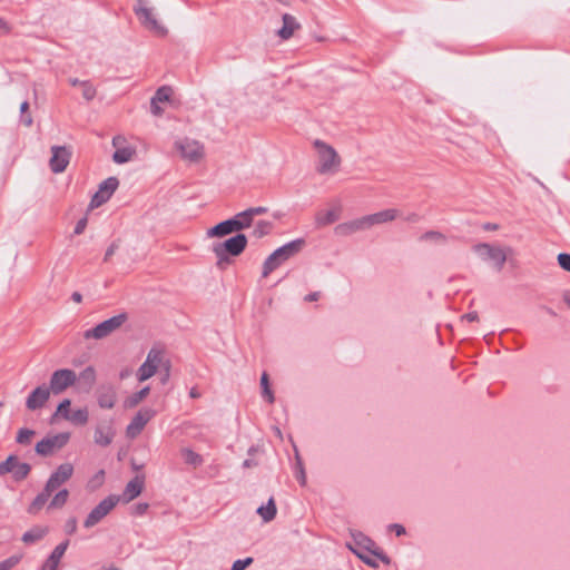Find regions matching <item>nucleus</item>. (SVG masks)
I'll list each match as a JSON object with an SVG mask.
<instances>
[{"label":"nucleus","instance_id":"nucleus-1","mask_svg":"<svg viewBox=\"0 0 570 570\" xmlns=\"http://www.w3.org/2000/svg\"><path fill=\"white\" fill-rule=\"evenodd\" d=\"M304 246V239H294L276 250H274L264 262L262 277H267L273 271L278 268L282 264L291 257L298 254Z\"/></svg>","mask_w":570,"mask_h":570},{"label":"nucleus","instance_id":"nucleus-2","mask_svg":"<svg viewBox=\"0 0 570 570\" xmlns=\"http://www.w3.org/2000/svg\"><path fill=\"white\" fill-rule=\"evenodd\" d=\"M313 146L318 157L317 173L322 175L336 173L341 165V158L336 150L321 139H315Z\"/></svg>","mask_w":570,"mask_h":570},{"label":"nucleus","instance_id":"nucleus-3","mask_svg":"<svg viewBox=\"0 0 570 570\" xmlns=\"http://www.w3.org/2000/svg\"><path fill=\"white\" fill-rule=\"evenodd\" d=\"M247 246V237L244 234H236L235 236L226 239L222 243H216L213 245V252L216 255L218 262L217 264L220 266L224 263H228V256H239Z\"/></svg>","mask_w":570,"mask_h":570},{"label":"nucleus","instance_id":"nucleus-4","mask_svg":"<svg viewBox=\"0 0 570 570\" xmlns=\"http://www.w3.org/2000/svg\"><path fill=\"white\" fill-rule=\"evenodd\" d=\"M250 220L247 218L246 213L243 210L237 213L229 219L218 223L206 232L207 237H224L226 235L237 233L249 228Z\"/></svg>","mask_w":570,"mask_h":570},{"label":"nucleus","instance_id":"nucleus-5","mask_svg":"<svg viewBox=\"0 0 570 570\" xmlns=\"http://www.w3.org/2000/svg\"><path fill=\"white\" fill-rule=\"evenodd\" d=\"M127 318H128V316L126 313H120L118 315H115V316L99 323L95 327L85 331L83 338H86V340H90V338L102 340V338L109 336L110 334H112L118 328H120L125 324Z\"/></svg>","mask_w":570,"mask_h":570},{"label":"nucleus","instance_id":"nucleus-6","mask_svg":"<svg viewBox=\"0 0 570 570\" xmlns=\"http://www.w3.org/2000/svg\"><path fill=\"white\" fill-rule=\"evenodd\" d=\"M134 11L144 28L159 37L167 35V29L158 22L153 10L147 7V0H136Z\"/></svg>","mask_w":570,"mask_h":570},{"label":"nucleus","instance_id":"nucleus-7","mask_svg":"<svg viewBox=\"0 0 570 570\" xmlns=\"http://www.w3.org/2000/svg\"><path fill=\"white\" fill-rule=\"evenodd\" d=\"M76 383L77 374L75 371L70 368H60L56 370L51 374L48 389L55 395H59Z\"/></svg>","mask_w":570,"mask_h":570},{"label":"nucleus","instance_id":"nucleus-8","mask_svg":"<svg viewBox=\"0 0 570 570\" xmlns=\"http://www.w3.org/2000/svg\"><path fill=\"white\" fill-rule=\"evenodd\" d=\"M70 433L61 432L47 436L36 444V452L41 456L51 455L55 451L62 449L69 441Z\"/></svg>","mask_w":570,"mask_h":570},{"label":"nucleus","instance_id":"nucleus-9","mask_svg":"<svg viewBox=\"0 0 570 570\" xmlns=\"http://www.w3.org/2000/svg\"><path fill=\"white\" fill-rule=\"evenodd\" d=\"M119 502L117 495H109L96 505L87 515L83 525L85 528H92L99 523Z\"/></svg>","mask_w":570,"mask_h":570},{"label":"nucleus","instance_id":"nucleus-10","mask_svg":"<svg viewBox=\"0 0 570 570\" xmlns=\"http://www.w3.org/2000/svg\"><path fill=\"white\" fill-rule=\"evenodd\" d=\"M175 147L180 153V156L190 163L199 161L205 155L204 145L195 139L184 138L177 140Z\"/></svg>","mask_w":570,"mask_h":570},{"label":"nucleus","instance_id":"nucleus-11","mask_svg":"<svg viewBox=\"0 0 570 570\" xmlns=\"http://www.w3.org/2000/svg\"><path fill=\"white\" fill-rule=\"evenodd\" d=\"M156 415V411L150 407L140 409L127 425L126 434L130 439L138 436L146 424Z\"/></svg>","mask_w":570,"mask_h":570},{"label":"nucleus","instance_id":"nucleus-12","mask_svg":"<svg viewBox=\"0 0 570 570\" xmlns=\"http://www.w3.org/2000/svg\"><path fill=\"white\" fill-rule=\"evenodd\" d=\"M119 180L116 177H108L100 183L98 190L90 200V208H96L105 204L118 188Z\"/></svg>","mask_w":570,"mask_h":570},{"label":"nucleus","instance_id":"nucleus-13","mask_svg":"<svg viewBox=\"0 0 570 570\" xmlns=\"http://www.w3.org/2000/svg\"><path fill=\"white\" fill-rule=\"evenodd\" d=\"M73 474L71 463L60 464L49 476L45 488L52 494L60 485L66 483Z\"/></svg>","mask_w":570,"mask_h":570},{"label":"nucleus","instance_id":"nucleus-14","mask_svg":"<svg viewBox=\"0 0 570 570\" xmlns=\"http://www.w3.org/2000/svg\"><path fill=\"white\" fill-rule=\"evenodd\" d=\"M51 153L50 169L56 174L62 173L70 161L71 153L65 146H52Z\"/></svg>","mask_w":570,"mask_h":570},{"label":"nucleus","instance_id":"nucleus-15","mask_svg":"<svg viewBox=\"0 0 570 570\" xmlns=\"http://www.w3.org/2000/svg\"><path fill=\"white\" fill-rule=\"evenodd\" d=\"M50 390L46 384L37 386L27 397L26 406L30 411L41 409L50 397Z\"/></svg>","mask_w":570,"mask_h":570},{"label":"nucleus","instance_id":"nucleus-16","mask_svg":"<svg viewBox=\"0 0 570 570\" xmlns=\"http://www.w3.org/2000/svg\"><path fill=\"white\" fill-rule=\"evenodd\" d=\"M368 228H370V225H368L367 218H366V216H363L361 218L337 225L335 227V232L338 235L348 236L356 232L368 229Z\"/></svg>","mask_w":570,"mask_h":570},{"label":"nucleus","instance_id":"nucleus-17","mask_svg":"<svg viewBox=\"0 0 570 570\" xmlns=\"http://www.w3.org/2000/svg\"><path fill=\"white\" fill-rule=\"evenodd\" d=\"M97 401L101 409H112L117 402V394L111 385L100 386L97 391Z\"/></svg>","mask_w":570,"mask_h":570},{"label":"nucleus","instance_id":"nucleus-18","mask_svg":"<svg viewBox=\"0 0 570 570\" xmlns=\"http://www.w3.org/2000/svg\"><path fill=\"white\" fill-rule=\"evenodd\" d=\"M472 249L481 261L499 264V248L487 243H480L474 245Z\"/></svg>","mask_w":570,"mask_h":570},{"label":"nucleus","instance_id":"nucleus-19","mask_svg":"<svg viewBox=\"0 0 570 570\" xmlns=\"http://www.w3.org/2000/svg\"><path fill=\"white\" fill-rule=\"evenodd\" d=\"M283 26L277 31V35L283 40H288L293 37L294 32L301 28L296 18L289 13H284L282 17Z\"/></svg>","mask_w":570,"mask_h":570},{"label":"nucleus","instance_id":"nucleus-20","mask_svg":"<svg viewBox=\"0 0 570 570\" xmlns=\"http://www.w3.org/2000/svg\"><path fill=\"white\" fill-rule=\"evenodd\" d=\"M115 436V430L111 424L99 425L95 429V443L101 446H108Z\"/></svg>","mask_w":570,"mask_h":570},{"label":"nucleus","instance_id":"nucleus-21","mask_svg":"<svg viewBox=\"0 0 570 570\" xmlns=\"http://www.w3.org/2000/svg\"><path fill=\"white\" fill-rule=\"evenodd\" d=\"M399 217V210L390 208L371 215H366L370 228L374 225L384 224Z\"/></svg>","mask_w":570,"mask_h":570},{"label":"nucleus","instance_id":"nucleus-22","mask_svg":"<svg viewBox=\"0 0 570 570\" xmlns=\"http://www.w3.org/2000/svg\"><path fill=\"white\" fill-rule=\"evenodd\" d=\"M79 387L83 392H90L96 383V371L92 366H87L77 376Z\"/></svg>","mask_w":570,"mask_h":570},{"label":"nucleus","instance_id":"nucleus-23","mask_svg":"<svg viewBox=\"0 0 570 570\" xmlns=\"http://www.w3.org/2000/svg\"><path fill=\"white\" fill-rule=\"evenodd\" d=\"M144 488V476H135L132 480H130L122 493L124 499L129 502L134 499H136L142 491Z\"/></svg>","mask_w":570,"mask_h":570},{"label":"nucleus","instance_id":"nucleus-24","mask_svg":"<svg viewBox=\"0 0 570 570\" xmlns=\"http://www.w3.org/2000/svg\"><path fill=\"white\" fill-rule=\"evenodd\" d=\"M507 265L510 271H514L518 265V253L510 246L501 247V267Z\"/></svg>","mask_w":570,"mask_h":570},{"label":"nucleus","instance_id":"nucleus-25","mask_svg":"<svg viewBox=\"0 0 570 570\" xmlns=\"http://www.w3.org/2000/svg\"><path fill=\"white\" fill-rule=\"evenodd\" d=\"M360 540L356 541L358 546H362L364 549H366L368 552H371L373 556L377 557L383 563L390 564V558L379 548L372 549L375 543L367 537L360 535Z\"/></svg>","mask_w":570,"mask_h":570},{"label":"nucleus","instance_id":"nucleus-26","mask_svg":"<svg viewBox=\"0 0 570 570\" xmlns=\"http://www.w3.org/2000/svg\"><path fill=\"white\" fill-rule=\"evenodd\" d=\"M47 533H48L47 527L35 525L30 530H28L27 532L23 533L21 540L26 544H31V543H35V542L43 539Z\"/></svg>","mask_w":570,"mask_h":570},{"label":"nucleus","instance_id":"nucleus-27","mask_svg":"<svg viewBox=\"0 0 570 570\" xmlns=\"http://www.w3.org/2000/svg\"><path fill=\"white\" fill-rule=\"evenodd\" d=\"M51 493L43 488V490L33 499V501L28 507L27 511L29 514H37L47 503Z\"/></svg>","mask_w":570,"mask_h":570},{"label":"nucleus","instance_id":"nucleus-28","mask_svg":"<svg viewBox=\"0 0 570 570\" xmlns=\"http://www.w3.org/2000/svg\"><path fill=\"white\" fill-rule=\"evenodd\" d=\"M276 504L273 498H271L266 505H261L257 509V513L261 515L264 522H269L276 517Z\"/></svg>","mask_w":570,"mask_h":570},{"label":"nucleus","instance_id":"nucleus-29","mask_svg":"<svg viewBox=\"0 0 570 570\" xmlns=\"http://www.w3.org/2000/svg\"><path fill=\"white\" fill-rule=\"evenodd\" d=\"M181 456L185 463L197 468L203 464V458L189 448L181 449Z\"/></svg>","mask_w":570,"mask_h":570},{"label":"nucleus","instance_id":"nucleus-30","mask_svg":"<svg viewBox=\"0 0 570 570\" xmlns=\"http://www.w3.org/2000/svg\"><path fill=\"white\" fill-rule=\"evenodd\" d=\"M88 410L83 407L70 412V414L67 417V421L76 425H85L88 422Z\"/></svg>","mask_w":570,"mask_h":570},{"label":"nucleus","instance_id":"nucleus-31","mask_svg":"<svg viewBox=\"0 0 570 570\" xmlns=\"http://www.w3.org/2000/svg\"><path fill=\"white\" fill-rule=\"evenodd\" d=\"M31 466L26 462H20L18 458L16 459L14 468L12 470V474L16 481H21L28 476L30 473Z\"/></svg>","mask_w":570,"mask_h":570},{"label":"nucleus","instance_id":"nucleus-32","mask_svg":"<svg viewBox=\"0 0 570 570\" xmlns=\"http://www.w3.org/2000/svg\"><path fill=\"white\" fill-rule=\"evenodd\" d=\"M273 224L268 220H258L253 228L252 235L255 238H262L271 233Z\"/></svg>","mask_w":570,"mask_h":570},{"label":"nucleus","instance_id":"nucleus-33","mask_svg":"<svg viewBox=\"0 0 570 570\" xmlns=\"http://www.w3.org/2000/svg\"><path fill=\"white\" fill-rule=\"evenodd\" d=\"M134 154L135 150L130 147L118 148L112 155V160L117 164H125L132 158Z\"/></svg>","mask_w":570,"mask_h":570},{"label":"nucleus","instance_id":"nucleus-34","mask_svg":"<svg viewBox=\"0 0 570 570\" xmlns=\"http://www.w3.org/2000/svg\"><path fill=\"white\" fill-rule=\"evenodd\" d=\"M68 497H69V491L67 489H62V490L58 491L55 494V497L52 498V500L50 501L48 509L62 508L66 504Z\"/></svg>","mask_w":570,"mask_h":570},{"label":"nucleus","instance_id":"nucleus-35","mask_svg":"<svg viewBox=\"0 0 570 570\" xmlns=\"http://www.w3.org/2000/svg\"><path fill=\"white\" fill-rule=\"evenodd\" d=\"M338 219V214L331 209L325 213H320L316 215V223L320 226H326L335 223Z\"/></svg>","mask_w":570,"mask_h":570},{"label":"nucleus","instance_id":"nucleus-36","mask_svg":"<svg viewBox=\"0 0 570 570\" xmlns=\"http://www.w3.org/2000/svg\"><path fill=\"white\" fill-rule=\"evenodd\" d=\"M149 391H150L149 386H145L140 391L131 394L126 400V406L134 407V406L138 405L144 399L147 397V395L149 394Z\"/></svg>","mask_w":570,"mask_h":570},{"label":"nucleus","instance_id":"nucleus-37","mask_svg":"<svg viewBox=\"0 0 570 570\" xmlns=\"http://www.w3.org/2000/svg\"><path fill=\"white\" fill-rule=\"evenodd\" d=\"M36 431L31 429H20L17 433L16 442L21 445H29L32 441V438L35 436Z\"/></svg>","mask_w":570,"mask_h":570},{"label":"nucleus","instance_id":"nucleus-38","mask_svg":"<svg viewBox=\"0 0 570 570\" xmlns=\"http://www.w3.org/2000/svg\"><path fill=\"white\" fill-rule=\"evenodd\" d=\"M161 361H163V352L160 350H157V348H151L148 352L145 362L150 364V366L155 367V370L157 371V368L160 365Z\"/></svg>","mask_w":570,"mask_h":570},{"label":"nucleus","instance_id":"nucleus-39","mask_svg":"<svg viewBox=\"0 0 570 570\" xmlns=\"http://www.w3.org/2000/svg\"><path fill=\"white\" fill-rule=\"evenodd\" d=\"M421 240H431L439 244L446 243L448 238L444 234L436 232V230H429L421 235Z\"/></svg>","mask_w":570,"mask_h":570},{"label":"nucleus","instance_id":"nucleus-40","mask_svg":"<svg viewBox=\"0 0 570 570\" xmlns=\"http://www.w3.org/2000/svg\"><path fill=\"white\" fill-rule=\"evenodd\" d=\"M156 373L155 367L150 366L147 362H144L137 372V379L139 382H144L150 379Z\"/></svg>","mask_w":570,"mask_h":570},{"label":"nucleus","instance_id":"nucleus-41","mask_svg":"<svg viewBox=\"0 0 570 570\" xmlns=\"http://www.w3.org/2000/svg\"><path fill=\"white\" fill-rule=\"evenodd\" d=\"M261 386L263 396L267 399L268 403H273L275 401V397L269 387L268 375L265 372L262 374L261 377Z\"/></svg>","mask_w":570,"mask_h":570},{"label":"nucleus","instance_id":"nucleus-42","mask_svg":"<svg viewBox=\"0 0 570 570\" xmlns=\"http://www.w3.org/2000/svg\"><path fill=\"white\" fill-rule=\"evenodd\" d=\"M171 95V88L168 86H163L157 89L154 97L151 98L155 102H165L168 101Z\"/></svg>","mask_w":570,"mask_h":570},{"label":"nucleus","instance_id":"nucleus-43","mask_svg":"<svg viewBox=\"0 0 570 570\" xmlns=\"http://www.w3.org/2000/svg\"><path fill=\"white\" fill-rule=\"evenodd\" d=\"M295 476H296V479L298 480V482L302 485H305V483H306V474H305V470H304V466H303L302 459H301V456L298 455L297 452H296Z\"/></svg>","mask_w":570,"mask_h":570},{"label":"nucleus","instance_id":"nucleus-44","mask_svg":"<svg viewBox=\"0 0 570 570\" xmlns=\"http://www.w3.org/2000/svg\"><path fill=\"white\" fill-rule=\"evenodd\" d=\"M16 459H17V456L9 455L6 461L0 463V475H4L7 473L12 472V470L14 468Z\"/></svg>","mask_w":570,"mask_h":570},{"label":"nucleus","instance_id":"nucleus-45","mask_svg":"<svg viewBox=\"0 0 570 570\" xmlns=\"http://www.w3.org/2000/svg\"><path fill=\"white\" fill-rule=\"evenodd\" d=\"M82 96L86 100L90 101L96 96V88L87 80L81 81Z\"/></svg>","mask_w":570,"mask_h":570},{"label":"nucleus","instance_id":"nucleus-46","mask_svg":"<svg viewBox=\"0 0 570 570\" xmlns=\"http://www.w3.org/2000/svg\"><path fill=\"white\" fill-rule=\"evenodd\" d=\"M21 560V556H11L8 559L0 562V570H11Z\"/></svg>","mask_w":570,"mask_h":570},{"label":"nucleus","instance_id":"nucleus-47","mask_svg":"<svg viewBox=\"0 0 570 570\" xmlns=\"http://www.w3.org/2000/svg\"><path fill=\"white\" fill-rule=\"evenodd\" d=\"M70 400L69 399H65L62 402H60V404L58 405L57 407V411L55 413V415H60L62 416L65 420H67L68 415L70 414Z\"/></svg>","mask_w":570,"mask_h":570},{"label":"nucleus","instance_id":"nucleus-48","mask_svg":"<svg viewBox=\"0 0 570 570\" xmlns=\"http://www.w3.org/2000/svg\"><path fill=\"white\" fill-rule=\"evenodd\" d=\"M267 207L257 206V207H250L245 209L247 218L250 220V224L253 225V219L255 216L263 215L267 213Z\"/></svg>","mask_w":570,"mask_h":570},{"label":"nucleus","instance_id":"nucleus-49","mask_svg":"<svg viewBox=\"0 0 570 570\" xmlns=\"http://www.w3.org/2000/svg\"><path fill=\"white\" fill-rule=\"evenodd\" d=\"M68 546H69V541H68V540H66V541H63V542L59 543V544L53 549V551L50 553V556H51V557H53L55 559H59V560H61V559H62V557H63V554H65V552H66V550H67V548H68Z\"/></svg>","mask_w":570,"mask_h":570},{"label":"nucleus","instance_id":"nucleus-50","mask_svg":"<svg viewBox=\"0 0 570 570\" xmlns=\"http://www.w3.org/2000/svg\"><path fill=\"white\" fill-rule=\"evenodd\" d=\"M253 558L248 557L246 559H238L234 561L230 570H245L248 566L253 563Z\"/></svg>","mask_w":570,"mask_h":570},{"label":"nucleus","instance_id":"nucleus-51","mask_svg":"<svg viewBox=\"0 0 570 570\" xmlns=\"http://www.w3.org/2000/svg\"><path fill=\"white\" fill-rule=\"evenodd\" d=\"M352 551L364 562L366 563L367 566L372 567V568H377L379 567V563L372 559L371 557L366 556L365 553L363 552H360L358 550H354L352 549Z\"/></svg>","mask_w":570,"mask_h":570},{"label":"nucleus","instance_id":"nucleus-52","mask_svg":"<svg viewBox=\"0 0 570 570\" xmlns=\"http://www.w3.org/2000/svg\"><path fill=\"white\" fill-rule=\"evenodd\" d=\"M59 563V559H55L53 557L49 556L48 559L42 564L41 570H58Z\"/></svg>","mask_w":570,"mask_h":570},{"label":"nucleus","instance_id":"nucleus-53","mask_svg":"<svg viewBox=\"0 0 570 570\" xmlns=\"http://www.w3.org/2000/svg\"><path fill=\"white\" fill-rule=\"evenodd\" d=\"M558 263L564 271L570 272V254H559Z\"/></svg>","mask_w":570,"mask_h":570},{"label":"nucleus","instance_id":"nucleus-54","mask_svg":"<svg viewBox=\"0 0 570 570\" xmlns=\"http://www.w3.org/2000/svg\"><path fill=\"white\" fill-rule=\"evenodd\" d=\"M65 531L67 534H73L77 531V519L75 517L67 520Z\"/></svg>","mask_w":570,"mask_h":570},{"label":"nucleus","instance_id":"nucleus-55","mask_svg":"<svg viewBox=\"0 0 570 570\" xmlns=\"http://www.w3.org/2000/svg\"><path fill=\"white\" fill-rule=\"evenodd\" d=\"M87 223H88V220H87V218H86V217H83V218L79 219V220L77 222L76 226H75V230H73V233H75L76 235H80V234H82V233L85 232L86 227H87Z\"/></svg>","mask_w":570,"mask_h":570},{"label":"nucleus","instance_id":"nucleus-56","mask_svg":"<svg viewBox=\"0 0 570 570\" xmlns=\"http://www.w3.org/2000/svg\"><path fill=\"white\" fill-rule=\"evenodd\" d=\"M391 531H394L397 537L405 534V528L399 523H392L389 525Z\"/></svg>","mask_w":570,"mask_h":570},{"label":"nucleus","instance_id":"nucleus-57","mask_svg":"<svg viewBox=\"0 0 570 570\" xmlns=\"http://www.w3.org/2000/svg\"><path fill=\"white\" fill-rule=\"evenodd\" d=\"M150 111H151V114L154 116H161L163 115V109L159 106V102H155L153 100H150Z\"/></svg>","mask_w":570,"mask_h":570},{"label":"nucleus","instance_id":"nucleus-58","mask_svg":"<svg viewBox=\"0 0 570 570\" xmlns=\"http://www.w3.org/2000/svg\"><path fill=\"white\" fill-rule=\"evenodd\" d=\"M117 248H118V246H117L115 243H112V244L107 248V250H106V253H105V257H104V259H105V261H108V259H109V258L115 254V252H116V249H117Z\"/></svg>","mask_w":570,"mask_h":570},{"label":"nucleus","instance_id":"nucleus-59","mask_svg":"<svg viewBox=\"0 0 570 570\" xmlns=\"http://www.w3.org/2000/svg\"><path fill=\"white\" fill-rule=\"evenodd\" d=\"M148 509V504L147 503H138L136 507H135V511H136V514H144Z\"/></svg>","mask_w":570,"mask_h":570},{"label":"nucleus","instance_id":"nucleus-60","mask_svg":"<svg viewBox=\"0 0 570 570\" xmlns=\"http://www.w3.org/2000/svg\"><path fill=\"white\" fill-rule=\"evenodd\" d=\"M21 122L27 126V127H30L32 125V117L29 115V114H21Z\"/></svg>","mask_w":570,"mask_h":570},{"label":"nucleus","instance_id":"nucleus-61","mask_svg":"<svg viewBox=\"0 0 570 570\" xmlns=\"http://www.w3.org/2000/svg\"><path fill=\"white\" fill-rule=\"evenodd\" d=\"M462 320H465L468 322H474L478 320V313L476 312L466 313L462 316Z\"/></svg>","mask_w":570,"mask_h":570},{"label":"nucleus","instance_id":"nucleus-62","mask_svg":"<svg viewBox=\"0 0 570 570\" xmlns=\"http://www.w3.org/2000/svg\"><path fill=\"white\" fill-rule=\"evenodd\" d=\"M0 29H1L2 33L10 32V27H9L8 22L6 20H3L2 18H0Z\"/></svg>","mask_w":570,"mask_h":570},{"label":"nucleus","instance_id":"nucleus-63","mask_svg":"<svg viewBox=\"0 0 570 570\" xmlns=\"http://www.w3.org/2000/svg\"><path fill=\"white\" fill-rule=\"evenodd\" d=\"M318 297H320V293L318 292H313V293H309L308 295L305 296V301L314 302V301H317Z\"/></svg>","mask_w":570,"mask_h":570},{"label":"nucleus","instance_id":"nucleus-64","mask_svg":"<svg viewBox=\"0 0 570 570\" xmlns=\"http://www.w3.org/2000/svg\"><path fill=\"white\" fill-rule=\"evenodd\" d=\"M257 465V462L252 460V459H246L244 462H243V466L244 468H252V466H256Z\"/></svg>","mask_w":570,"mask_h":570}]
</instances>
